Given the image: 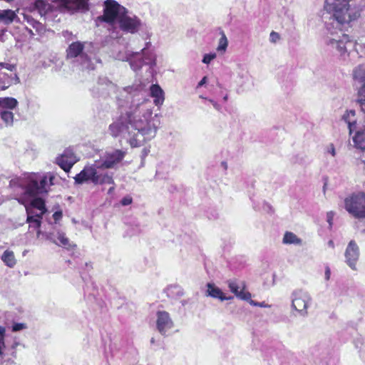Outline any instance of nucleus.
Listing matches in <instances>:
<instances>
[{
    "instance_id": "9b49d317",
    "label": "nucleus",
    "mask_w": 365,
    "mask_h": 365,
    "mask_svg": "<svg viewBox=\"0 0 365 365\" xmlns=\"http://www.w3.org/2000/svg\"><path fill=\"white\" fill-rule=\"evenodd\" d=\"M156 327L158 331L163 336H166L167 331L174 327V323L170 318V314L165 311H158L156 313Z\"/></svg>"
},
{
    "instance_id": "393cba45",
    "label": "nucleus",
    "mask_w": 365,
    "mask_h": 365,
    "mask_svg": "<svg viewBox=\"0 0 365 365\" xmlns=\"http://www.w3.org/2000/svg\"><path fill=\"white\" fill-rule=\"evenodd\" d=\"M353 76L355 80L365 83V65H359L353 71Z\"/></svg>"
},
{
    "instance_id": "603ef678",
    "label": "nucleus",
    "mask_w": 365,
    "mask_h": 365,
    "mask_svg": "<svg viewBox=\"0 0 365 365\" xmlns=\"http://www.w3.org/2000/svg\"><path fill=\"white\" fill-rule=\"evenodd\" d=\"M14 80L16 81V83L19 82V77L16 74L14 75Z\"/></svg>"
},
{
    "instance_id": "dca6fc26",
    "label": "nucleus",
    "mask_w": 365,
    "mask_h": 365,
    "mask_svg": "<svg viewBox=\"0 0 365 365\" xmlns=\"http://www.w3.org/2000/svg\"><path fill=\"white\" fill-rule=\"evenodd\" d=\"M46 239L58 246H63L64 247H68L71 246L68 238L66 237L64 232L60 231H58L56 234L54 232H49L46 234Z\"/></svg>"
},
{
    "instance_id": "20e7f679",
    "label": "nucleus",
    "mask_w": 365,
    "mask_h": 365,
    "mask_svg": "<svg viewBox=\"0 0 365 365\" xmlns=\"http://www.w3.org/2000/svg\"><path fill=\"white\" fill-rule=\"evenodd\" d=\"M34 5L41 16L45 19L51 18L52 14L56 11L73 14L88 10L87 0H53L50 4L43 0H36Z\"/></svg>"
},
{
    "instance_id": "aec40b11",
    "label": "nucleus",
    "mask_w": 365,
    "mask_h": 365,
    "mask_svg": "<svg viewBox=\"0 0 365 365\" xmlns=\"http://www.w3.org/2000/svg\"><path fill=\"white\" fill-rule=\"evenodd\" d=\"M151 96L154 98V103L160 106L164 101V91L158 84H153L150 87Z\"/></svg>"
},
{
    "instance_id": "4be33fe9",
    "label": "nucleus",
    "mask_w": 365,
    "mask_h": 365,
    "mask_svg": "<svg viewBox=\"0 0 365 365\" xmlns=\"http://www.w3.org/2000/svg\"><path fill=\"white\" fill-rule=\"evenodd\" d=\"M182 289L177 285H171L167 288V295L173 299H178L183 296Z\"/></svg>"
},
{
    "instance_id": "b1692460",
    "label": "nucleus",
    "mask_w": 365,
    "mask_h": 365,
    "mask_svg": "<svg viewBox=\"0 0 365 365\" xmlns=\"http://www.w3.org/2000/svg\"><path fill=\"white\" fill-rule=\"evenodd\" d=\"M18 105V101L14 98H0V107L4 108L13 109Z\"/></svg>"
},
{
    "instance_id": "c9c22d12",
    "label": "nucleus",
    "mask_w": 365,
    "mask_h": 365,
    "mask_svg": "<svg viewBox=\"0 0 365 365\" xmlns=\"http://www.w3.org/2000/svg\"><path fill=\"white\" fill-rule=\"evenodd\" d=\"M0 67L5 68L10 71H12L15 68L14 65L6 63H0Z\"/></svg>"
},
{
    "instance_id": "cd10ccee",
    "label": "nucleus",
    "mask_w": 365,
    "mask_h": 365,
    "mask_svg": "<svg viewBox=\"0 0 365 365\" xmlns=\"http://www.w3.org/2000/svg\"><path fill=\"white\" fill-rule=\"evenodd\" d=\"M221 37L219 40V43L217 48V51L219 52H225L227 49V45H228V41L226 37V35L225 34L224 31L220 32Z\"/></svg>"
},
{
    "instance_id": "f03ea898",
    "label": "nucleus",
    "mask_w": 365,
    "mask_h": 365,
    "mask_svg": "<svg viewBox=\"0 0 365 365\" xmlns=\"http://www.w3.org/2000/svg\"><path fill=\"white\" fill-rule=\"evenodd\" d=\"M98 19L110 25L118 22L123 32L134 34L140 30L145 39H149L152 36L150 29L146 24L135 15L130 16L128 9L115 0L104 1L103 15L99 16Z\"/></svg>"
},
{
    "instance_id": "7ed1b4c3",
    "label": "nucleus",
    "mask_w": 365,
    "mask_h": 365,
    "mask_svg": "<svg viewBox=\"0 0 365 365\" xmlns=\"http://www.w3.org/2000/svg\"><path fill=\"white\" fill-rule=\"evenodd\" d=\"M126 154L125 151L115 150L107 153L103 163L91 166H86L78 174L74 177L75 183L81 185L91 182L93 185L114 184L112 176L108 173H101L98 168H113L118 163L122 161Z\"/></svg>"
},
{
    "instance_id": "1a4fd4ad",
    "label": "nucleus",
    "mask_w": 365,
    "mask_h": 365,
    "mask_svg": "<svg viewBox=\"0 0 365 365\" xmlns=\"http://www.w3.org/2000/svg\"><path fill=\"white\" fill-rule=\"evenodd\" d=\"M115 85L108 79L107 77H99L97 85L93 88L94 96L106 97L110 92H115Z\"/></svg>"
},
{
    "instance_id": "4c0bfd02",
    "label": "nucleus",
    "mask_w": 365,
    "mask_h": 365,
    "mask_svg": "<svg viewBox=\"0 0 365 365\" xmlns=\"http://www.w3.org/2000/svg\"><path fill=\"white\" fill-rule=\"evenodd\" d=\"M6 334V328L4 327H0V344H3V341H4Z\"/></svg>"
},
{
    "instance_id": "a211bd4d",
    "label": "nucleus",
    "mask_w": 365,
    "mask_h": 365,
    "mask_svg": "<svg viewBox=\"0 0 365 365\" xmlns=\"http://www.w3.org/2000/svg\"><path fill=\"white\" fill-rule=\"evenodd\" d=\"M206 287V296L219 299L221 301L230 300L233 299L232 296H225L222 291L219 287H216L213 283H207Z\"/></svg>"
},
{
    "instance_id": "7c9ffc66",
    "label": "nucleus",
    "mask_w": 365,
    "mask_h": 365,
    "mask_svg": "<svg viewBox=\"0 0 365 365\" xmlns=\"http://www.w3.org/2000/svg\"><path fill=\"white\" fill-rule=\"evenodd\" d=\"M29 224L30 227H34L35 229H39L41 225V219L36 218L31 220V222H26Z\"/></svg>"
},
{
    "instance_id": "a18cd8bd",
    "label": "nucleus",
    "mask_w": 365,
    "mask_h": 365,
    "mask_svg": "<svg viewBox=\"0 0 365 365\" xmlns=\"http://www.w3.org/2000/svg\"><path fill=\"white\" fill-rule=\"evenodd\" d=\"M328 245L331 247V248H334V241L330 240L329 242H328Z\"/></svg>"
},
{
    "instance_id": "f257e3e1",
    "label": "nucleus",
    "mask_w": 365,
    "mask_h": 365,
    "mask_svg": "<svg viewBox=\"0 0 365 365\" xmlns=\"http://www.w3.org/2000/svg\"><path fill=\"white\" fill-rule=\"evenodd\" d=\"M158 127L150 109L145 103L132 106L122 113L109 125L108 130L113 137L127 138L131 147H140L155 138Z\"/></svg>"
},
{
    "instance_id": "2f4dec72",
    "label": "nucleus",
    "mask_w": 365,
    "mask_h": 365,
    "mask_svg": "<svg viewBox=\"0 0 365 365\" xmlns=\"http://www.w3.org/2000/svg\"><path fill=\"white\" fill-rule=\"evenodd\" d=\"M26 329V324L24 323H14L12 325V331L16 332Z\"/></svg>"
},
{
    "instance_id": "f8f14e48",
    "label": "nucleus",
    "mask_w": 365,
    "mask_h": 365,
    "mask_svg": "<svg viewBox=\"0 0 365 365\" xmlns=\"http://www.w3.org/2000/svg\"><path fill=\"white\" fill-rule=\"evenodd\" d=\"M345 262L353 270H356V262L359 258V247L354 240H351L345 250Z\"/></svg>"
},
{
    "instance_id": "412c9836",
    "label": "nucleus",
    "mask_w": 365,
    "mask_h": 365,
    "mask_svg": "<svg viewBox=\"0 0 365 365\" xmlns=\"http://www.w3.org/2000/svg\"><path fill=\"white\" fill-rule=\"evenodd\" d=\"M282 242L286 245H301L302 240L292 232H286L284 235Z\"/></svg>"
},
{
    "instance_id": "5701e85b",
    "label": "nucleus",
    "mask_w": 365,
    "mask_h": 365,
    "mask_svg": "<svg viewBox=\"0 0 365 365\" xmlns=\"http://www.w3.org/2000/svg\"><path fill=\"white\" fill-rule=\"evenodd\" d=\"M2 261L5 263L6 265H7L9 267H13L16 263V260L14 257V254L12 251L10 250H6L2 256H1Z\"/></svg>"
},
{
    "instance_id": "de8ad7c7",
    "label": "nucleus",
    "mask_w": 365,
    "mask_h": 365,
    "mask_svg": "<svg viewBox=\"0 0 365 365\" xmlns=\"http://www.w3.org/2000/svg\"><path fill=\"white\" fill-rule=\"evenodd\" d=\"M114 189H115V187H110V188H109V190H108V194H111V193L113 192Z\"/></svg>"
},
{
    "instance_id": "c85d7f7f",
    "label": "nucleus",
    "mask_w": 365,
    "mask_h": 365,
    "mask_svg": "<svg viewBox=\"0 0 365 365\" xmlns=\"http://www.w3.org/2000/svg\"><path fill=\"white\" fill-rule=\"evenodd\" d=\"M358 96V103L362 108H365V83L359 89Z\"/></svg>"
},
{
    "instance_id": "9d476101",
    "label": "nucleus",
    "mask_w": 365,
    "mask_h": 365,
    "mask_svg": "<svg viewBox=\"0 0 365 365\" xmlns=\"http://www.w3.org/2000/svg\"><path fill=\"white\" fill-rule=\"evenodd\" d=\"M84 48V45L83 43L80 41L73 42L71 44L69 45L68 47L66 52H67V57L68 58H76L78 56H80V58L82 59L83 62V66L86 68H91V66L89 65L90 60L88 59L86 54H85L83 52Z\"/></svg>"
},
{
    "instance_id": "864d4df0",
    "label": "nucleus",
    "mask_w": 365,
    "mask_h": 365,
    "mask_svg": "<svg viewBox=\"0 0 365 365\" xmlns=\"http://www.w3.org/2000/svg\"><path fill=\"white\" fill-rule=\"evenodd\" d=\"M3 356H4L3 350L0 347V357L3 358Z\"/></svg>"
},
{
    "instance_id": "bb28decb",
    "label": "nucleus",
    "mask_w": 365,
    "mask_h": 365,
    "mask_svg": "<svg viewBox=\"0 0 365 365\" xmlns=\"http://www.w3.org/2000/svg\"><path fill=\"white\" fill-rule=\"evenodd\" d=\"M0 116L1 120L8 125H11L14 120V114L11 111L9 110H1Z\"/></svg>"
},
{
    "instance_id": "3c124183",
    "label": "nucleus",
    "mask_w": 365,
    "mask_h": 365,
    "mask_svg": "<svg viewBox=\"0 0 365 365\" xmlns=\"http://www.w3.org/2000/svg\"><path fill=\"white\" fill-rule=\"evenodd\" d=\"M19 345V343L18 342H15L14 343V344L12 345V349H16V347Z\"/></svg>"
},
{
    "instance_id": "37998d69",
    "label": "nucleus",
    "mask_w": 365,
    "mask_h": 365,
    "mask_svg": "<svg viewBox=\"0 0 365 365\" xmlns=\"http://www.w3.org/2000/svg\"><path fill=\"white\" fill-rule=\"evenodd\" d=\"M12 80H13V78L9 77V78H8L7 85H4V86H3L1 87V90H4V89L7 88L8 87H9V86H10V85L11 84V81H12Z\"/></svg>"
},
{
    "instance_id": "ddd939ff",
    "label": "nucleus",
    "mask_w": 365,
    "mask_h": 365,
    "mask_svg": "<svg viewBox=\"0 0 365 365\" xmlns=\"http://www.w3.org/2000/svg\"><path fill=\"white\" fill-rule=\"evenodd\" d=\"M56 163L66 172H69L77 159L71 148H67L58 157L56 158Z\"/></svg>"
},
{
    "instance_id": "a19ab883",
    "label": "nucleus",
    "mask_w": 365,
    "mask_h": 365,
    "mask_svg": "<svg viewBox=\"0 0 365 365\" xmlns=\"http://www.w3.org/2000/svg\"><path fill=\"white\" fill-rule=\"evenodd\" d=\"M209 101L212 103V105L213 106V107L217 110H220L221 109V106L217 103L215 102V101L210 99L209 100Z\"/></svg>"
},
{
    "instance_id": "e433bc0d",
    "label": "nucleus",
    "mask_w": 365,
    "mask_h": 365,
    "mask_svg": "<svg viewBox=\"0 0 365 365\" xmlns=\"http://www.w3.org/2000/svg\"><path fill=\"white\" fill-rule=\"evenodd\" d=\"M279 39V35L278 34V33L272 31L270 34V41L274 43Z\"/></svg>"
},
{
    "instance_id": "a878e982",
    "label": "nucleus",
    "mask_w": 365,
    "mask_h": 365,
    "mask_svg": "<svg viewBox=\"0 0 365 365\" xmlns=\"http://www.w3.org/2000/svg\"><path fill=\"white\" fill-rule=\"evenodd\" d=\"M16 16L15 12L12 10H3L0 12V20L9 24L14 21Z\"/></svg>"
},
{
    "instance_id": "2eb2a0df",
    "label": "nucleus",
    "mask_w": 365,
    "mask_h": 365,
    "mask_svg": "<svg viewBox=\"0 0 365 365\" xmlns=\"http://www.w3.org/2000/svg\"><path fill=\"white\" fill-rule=\"evenodd\" d=\"M17 200L19 203L25 206L27 215L26 222H31L36 218L42 219L43 215L45 214L43 211H36V209L29 207L28 205V200L25 199V197H19Z\"/></svg>"
},
{
    "instance_id": "4d7b16f0",
    "label": "nucleus",
    "mask_w": 365,
    "mask_h": 365,
    "mask_svg": "<svg viewBox=\"0 0 365 365\" xmlns=\"http://www.w3.org/2000/svg\"><path fill=\"white\" fill-rule=\"evenodd\" d=\"M150 342H151V344H154V343H155V339H154V338H152V339H151Z\"/></svg>"
},
{
    "instance_id": "6e6552de",
    "label": "nucleus",
    "mask_w": 365,
    "mask_h": 365,
    "mask_svg": "<svg viewBox=\"0 0 365 365\" xmlns=\"http://www.w3.org/2000/svg\"><path fill=\"white\" fill-rule=\"evenodd\" d=\"M312 302L310 294L302 289H297L292 294V307L300 316L307 317L308 314L307 308Z\"/></svg>"
},
{
    "instance_id": "c756f323",
    "label": "nucleus",
    "mask_w": 365,
    "mask_h": 365,
    "mask_svg": "<svg viewBox=\"0 0 365 365\" xmlns=\"http://www.w3.org/2000/svg\"><path fill=\"white\" fill-rule=\"evenodd\" d=\"M216 58V53H210L205 54L202 58V63L205 64H208L210 63L211 61H212L214 58Z\"/></svg>"
},
{
    "instance_id": "0eeeda50",
    "label": "nucleus",
    "mask_w": 365,
    "mask_h": 365,
    "mask_svg": "<svg viewBox=\"0 0 365 365\" xmlns=\"http://www.w3.org/2000/svg\"><path fill=\"white\" fill-rule=\"evenodd\" d=\"M345 209L356 218H365V193L353 194L344 200Z\"/></svg>"
},
{
    "instance_id": "f3484780",
    "label": "nucleus",
    "mask_w": 365,
    "mask_h": 365,
    "mask_svg": "<svg viewBox=\"0 0 365 365\" xmlns=\"http://www.w3.org/2000/svg\"><path fill=\"white\" fill-rule=\"evenodd\" d=\"M341 119L348 125L349 135L359 128L356 118V111L354 110H346L342 115Z\"/></svg>"
},
{
    "instance_id": "6e6d98bb",
    "label": "nucleus",
    "mask_w": 365,
    "mask_h": 365,
    "mask_svg": "<svg viewBox=\"0 0 365 365\" xmlns=\"http://www.w3.org/2000/svg\"><path fill=\"white\" fill-rule=\"evenodd\" d=\"M222 165H223V167H224L225 169H227V163H226L225 162H222Z\"/></svg>"
},
{
    "instance_id": "13d9d810",
    "label": "nucleus",
    "mask_w": 365,
    "mask_h": 365,
    "mask_svg": "<svg viewBox=\"0 0 365 365\" xmlns=\"http://www.w3.org/2000/svg\"><path fill=\"white\" fill-rule=\"evenodd\" d=\"M224 100H225V101H227V96H225L224 97Z\"/></svg>"
},
{
    "instance_id": "473e14b6",
    "label": "nucleus",
    "mask_w": 365,
    "mask_h": 365,
    "mask_svg": "<svg viewBox=\"0 0 365 365\" xmlns=\"http://www.w3.org/2000/svg\"><path fill=\"white\" fill-rule=\"evenodd\" d=\"M326 152L330 153L333 157L336 155V150L333 143H330L327 146Z\"/></svg>"
},
{
    "instance_id": "f704fd0d",
    "label": "nucleus",
    "mask_w": 365,
    "mask_h": 365,
    "mask_svg": "<svg viewBox=\"0 0 365 365\" xmlns=\"http://www.w3.org/2000/svg\"><path fill=\"white\" fill-rule=\"evenodd\" d=\"M132 203V198L130 197H124L122 200H121V204L123 205V206H126V205H129L130 204Z\"/></svg>"
},
{
    "instance_id": "c03bdc74",
    "label": "nucleus",
    "mask_w": 365,
    "mask_h": 365,
    "mask_svg": "<svg viewBox=\"0 0 365 365\" xmlns=\"http://www.w3.org/2000/svg\"><path fill=\"white\" fill-rule=\"evenodd\" d=\"M206 81H207V77L206 76L203 77L202 78V80L198 83V87L203 86L206 83Z\"/></svg>"
},
{
    "instance_id": "8fccbe9b",
    "label": "nucleus",
    "mask_w": 365,
    "mask_h": 365,
    "mask_svg": "<svg viewBox=\"0 0 365 365\" xmlns=\"http://www.w3.org/2000/svg\"><path fill=\"white\" fill-rule=\"evenodd\" d=\"M6 345H5V341H3V344H0V347L1 348V349L3 350L4 348H5Z\"/></svg>"
},
{
    "instance_id": "72a5a7b5",
    "label": "nucleus",
    "mask_w": 365,
    "mask_h": 365,
    "mask_svg": "<svg viewBox=\"0 0 365 365\" xmlns=\"http://www.w3.org/2000/svg\"><path fill=\"white\" fill-rule=\"evenodd\" d=\"M334 215V213L332 211L328 212L327 213V220L329 225V227L332 226V223H333L332 221H333Z\"/></svg>"
},
{
    "instance_id": "79ce46f5",
    "label": "nucleus",
    "mask_w": 365,
    "mask_h": 365,
    "mask_svg": "<svg viewBox=\"0 0 365 365\" xmlns=\"http://www.w3.org/2000/svg\"><path fill=\"white\" fill-rule=\"evenodd\" d=\"M247 302H249V303L253 306L263 307V303L256 302L252 300L251 298L250 299H248Z\"/></svg>"
},
{
    "instance_id": "ea45409f",
    "label": "nucleus",
    "mask_w": 365,
    "mask_h": 365,
    "mask_svg": "<svg viewBox=\"0 0 365 365\" xmlns=\"http://www.w3.org/2000/svg\"><path fill=\"white\" fill-rule=\"evenodd\" d=\"M325 279L329 280L331 276V270L329 267H327L325 269Z\"/></svg>"
},
{
    "instance_id": "49530a36",
    "label": "nucleus",
    "mask_w": 365,
    "mask_h": 365,
    "mask_svg": "<svg viewBox=\"0 0 365 365\" xmlns=\"http://www.w3.org/2000/svg\"><path fill=\"white\" fill-rule=\"evenodd\" d=\"M264 209H267L268 210L271 211L272 210V207L269 204H267L266 203L264 205Z\"/></svg>"
},
{
    "instance_id": "39448f33",
    "label": "nucleus",
    "mask_w": 365,
    "mask_h": 365,
    "mask_svg": "<svg viewBox=\"0 0 365 365\" xmlns=\"http://www.w3.org/2000/svg\"><path fill=\"white\" fill-rule=\"evenodd\" d=\"M48 178L46 176L34 175L28 180L24 188V193L21 197H25L28 200V205L39 211L46 212L45 201L37 195L48 192Z\"/></svg>"
},
{
    "instance_id": "bf43d9fd",
    "label": "nucleus",
    "mask_w": 365,
    "mask_h": 365,
    "mask_svg": "<svg viewBox=\"0 0 365 365\" xmlns=\"http://www.w3.org/2000/svg\"><path fill=\"white\" fill-rule=\"evenodd\" d=\"M182 305H185V302H182Z\"/></svg>"
},
{
    "instance_id": "4468645a",
    "label": "nucleus",
    "mask_w": 365,
    "mask_h": 365,
    "mask_svg": "<svg viewBox=\"0 0 365 365\" xmlns=\"http://www.w3.org/2000/svg\"><path fill=\"white\" fill-rule=\"evenodd\" d=\"M230 290L239 299L247 301L251 298V294L245 292L244 282H238L237 279H230L227 282Z\"/></svg>"
},
{
    "instance_id": "5fc2aeb1",
    "label": "nucleus",
    "mask_w": 365,
    "mask_h": 365,
    "mask_svg": "<svg viewBox=\"0 0 365 365\" xmlns=\"http://www.w3.org/2000/svg\"><path fill=\"white\" fill-rule=\"evenodd\" d=\"M36 230H37V237H38L40 234L41 233V232L40 230V228L39 229H36Z\"/></svg>"
},
{
    "instance_id": "423d86ee",
    "label": "nucleus",
    "mask_w": 365,
    "mask_h": 365,
    "mask_svg": "<svg viewBox=\"0 0 365 365\" xmlns=\"http://www.w3.org/2000/svg\"><path fill=\"white\" fill-rule=\"evenodd\" d=\"M151 42L148 41L140 51H130L126 53L125 61L129 63L130 68L134 71H140L143 65L148 66L150 69H152L156 65V56L149 50Z\"/></svg>"
},
{
    "instance_id": "6ab92c4d",
    "label": "nucleus",
    "mask_w": 365,
    "mask_h": 365,
    "mask_svg": "<svg viewBox=\"0 0 365 365\" xmlns=\"http://www.w3.org/2000/svg\"><path fill=\"white\" fill-rule=\"evenodd\" d=\"M353 141L356 148L365 150V127L359 128L355 130Z\"/></svg>"
},
{
    "instance_id": "58836bf2",
    "label": "nucleus",
    "mask_w": 365,
    "mask_h": 365,
    "mask_svg": "<svg viewBox=\"0 0 365 365\" xmlns=\"http://www.w3.org/2000/svg\"><path fill=\"white\" fill-rule=\"evenodd\" d=\"M53 217L56 222L62 217V212L61 211H56L53 213Z\"/></svg>"
},
{
    "instance_id": "09e8293b",
    "label": "nucleus",
    "mask_w": 365,
    "mask_h": 365,
    "mask_svg": "<svg viewBox=\"0 0 365 365\" xmlns=\"http://www.w3.org/2000/svg\"><path fill=\"white\" fill-rule=\"evenodd\" d=\"M147 154H148V150H147V149L144 148L143 150V156L147 155Z\"/></svg>"
}]
</instances>
